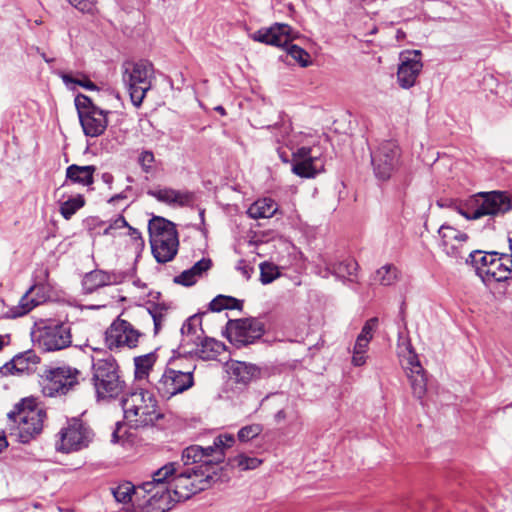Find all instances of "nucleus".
Listing matches in <instances>:
<instances>
[{
  "label": "nucleus",
  "mask_w": 512,
  "mask_h": 512,
  "mask_svg": "<svg viewBox=\"0 0 512 512\" xmlns=\"http://www.w3.org/2000/svg\"><path fill=\"white\" fill-rule=\"evenodd\" d=\"M438 234L443 251L452 258H462L460 248L468 240V235L448 224L441 225Z\"/></svg>",
  "instance_id": "obj_19"
},
{
  "label": "nucleus",
  "mask_w": 512,
  "mask_h": 512,
  "mask_svg": "<svg viewBox=\"0 0 512 512\" xmlns=\"http://www.w3.org/2000/svg\"><path fill=\"white\" fill-rule=\"evenodd\" d=\"M262 461L256 457H249L244 454H239L232 459H229V464L232 467H238L241 470H252L257 468Z\"/></svg>",
  "instance_id": "obj_38"
},
{
  "label": "nucleus",
  "mask_w": 512,
  "mask_h": 512,
  "mask_svg": "<svg viewBox=\"0 0 512 512\" xmlns=\"http://www.w3.org/2000/svg\"><path fill=\"white\" fill-rule=\"evenodd\" d=\"M120 279L115 273H108L102 270H94L87 273L83 279V287L88 293L106 285L119 283Z\"/></svg>",
  "instance_id": "obj_27"
},
{
  "label": "nucleus",
  "mask_w": 512,
  "mask_h": 512,
  "mask_svg": "<svg viewBox=\"0 0 512 512\" xmlns=\"http://www.w3.org/2000/svg\"><path fill=\"white\" fill-rule=\"evenodd\" d=\"M74 85L81 86L87 90L97 89L96 85L86 76L78 75L76 77L66 73V86L70 89H74Z\"/></svg>",
  "instance_id": "obj_42"
},
{
  "label": "nucleus",
  "mask_w": 512,
  "mask_h": 512,
  "mask_svg": "<svg viewBox=\"0 0 512 512\" xmlns=\"http://www.w3.org/2000/svg\"><path fill=\"white\" fill-rule=\"evenodd\" d=\"M124 227H129L126 219L119 215L115 220H113L103 231L104 235H113V231L117 229H122Z\"/></svg>",
  "instance_id": "obj_48"
},
{
  "label": "nucleus",
  "mask_w": 512,
  "mask_h": 512,
  "mask_svg": "<svg viewBox=\"0 0 512 512\" xmlns=\"http://www.w3.org/2000/svg\"><path fill=\"white\" fill-rule=\"evenodd\" d=\"M34 290V286L30 287L29 290L21 297L17 306L10 309L8 317L16 318L29 313L34 307L39 305V301L31 298L30 293Z\"/></svg>",
  "instance_id": "obj_33"
},
{
  "label": "nucleus",
  "mask_w": 512,
  "mask_h": 512,
  "mask_svg": "<svg viewBox=\"0 0 512 512\" xmlns=\"http://www.w3.org/2000/svg\"><path fill=\"white\" fill-rule=\"evenodd\" d=\"M57 207H58V211L59 213L64 216V211H65V208H64V202L61 201V199L58 200L57 202Z\"/></svg>",
  "instance_id": "obj_60"
},
{
  "label": "nucleus",
  "mask_w": 512,
  "mask_h": 512,
  "mask_svg": "<svg viewBox=\"0 0 512 512\" xmlns=\"http://www.w3.org/2000/svg\"><path fill=\"white\" fill-rule=\"evenodd\" d=\"M157 359L158 355L156 351L134 357L133 362L135 379L138 381L148 379L149 374L153 370Z\"/></svg>",
  "instance_id": "obj_30"
},
{
  "label": "nucleus",
  "mask_w": 512,
  "mask_h": 512,
  "mask_svg": "<svg viewBox=\"0 0 512 512\" xmlns=\"http://www.w3.org/2000/svg\"><path fill=\"white\" fill-rule=\"evenodd\" d=\"M95 170L96 168L93 165H70L66 168V185L68 184V181L82 184L84 186L91 185L93 183V174Z\"/></svg>",
  "instance_id": "obj_29"
},
{
  "label": "nucleus",
  "mask_w": 512,
  "mask_h": 512,
  "mask_svg": "<svg viewBox=\"0 0 512 512\" xmlns=\"http://www.w3.org/2000/svg\"><path fill=\"white\" fill-rule=\"evenodd\" d=\"M39 343L45 351L64 349V328L62 323H53L44 327Z\"/></svg>",
  "instance_id": "obj_22"
},
{
  "label": "nucleus",
  "mask_w": 512,
  "mask_h": 512,
  "mask_svg": "<svg viewBox=\"0 0 512 512\" xmlns=\"http://www.w3.org/2000/svg\"><path fill=\"white\" fill-rule=\"evenodd\" d=\"M332 273L339 278L353 276L358 269V263L352 258H347L331 265Z\"/></svg>",
  "instance_id": "obj_36"
},
{
  "label": "nucleus",
  "mask_w": 512,
  "mask_h": 512,
  "mask_svg": "<svg viewBox=\"0 0 512 512\" xmlns=\"http://www.w3.org/2000/svg\"><path fill=\"white\" fill-rule=\"evenodd\" d=\"M377 326H378V318L377 317H372V318L368 319L365 322L364 326L362 327V330H361L360 334L358 335V337H360L364 340L371 341Z\"/></svg>",
  "instance_id": "obj_47"
},
{
  "label": "nucleus",
  "mask_w": 512,
  "mask_h": 512,
  "mask_svg": "<svg viewBox=\"0 0 512 512\" xmlns=\"http://www.w3.org/2000/svg\"><path fill=\"white\" fill-rule=\"evenodd\" d=\"M409 364L411 367L408 378L410 380L412 393L414 397L422 401L427 391V377L418 360L412 358Z\"/></svg>",
  "instance_id": "obj_25"
},
{
  "label": "nucleus",
  "mask_w": 512,
  "mask_h": 512,
  "mask_svg": "<svg viewBox=\"0 0 512 512\" xmlns=\"http://www.w3.org/2000/svg\"><path fill=\"white\" fill-rule=\"evenodd\" d=\"M143 336L129 321L118 316L106 329L104 342L110 351L120 352L123 349L136 348Z\"/></svg>",
  "instance_id": "obj_11"
},
{
  "label": "nucleus",
  "mask_w": 512,
  "mask_h": 512,
  "mask_svg": "<svg viewBox=\"0 0 512 512\" xmlns=\"http://www.w3.org/2000/svg\"><path fill=\"white\" fill-rule=\"evenodd\" d=\"M147 194L156 198L159 202L168 205L186 206L193 201L192 193L182 192L172 188L148 190Z\"/></svg>",
  "instance_id": "obj_23"
},
{
  "label": "nucleus",
  "mask_w": 512,
  "mask_h": 512,
  "mask_svg": "<svg viewBox=\"0 0 512 512\" xmlns=\"http://www.w3.org/2000/svg\"><path fill=\"white\" fill-rule=\"evenodd\" d=\"M215 111H217L219 114H221L222 116L226 115V111L224 109L223 106H217L215 107Z\"/></svg>",
  "instance_id": "obj_61"
},
{
  "label": "nucleus",
  "mask_w": 512,
  "mask_h": 512,
  "mask_svg": "<svg viewBox=\"0 0 512 512\" xmlns=\"http://www.w3.org/2000/svg\"><path fill=\"white\" fill-rule=\"evenodd\" d=\"M262 430L263 428L260 424L247 425L238 431L237 437L241 442H248L257 437Z\"/></svg>",
  "instance_id": "obj_44"
},
{
  "label": "nucleus",
  "mask_w": 512,
  "mask_h": 512,
  "mask_svg": "<svg viewBox=\"0 0 512 512\" xmlns=\"http://www.w3.org/2000/svg\"><path fill=\"white\" fill-rule=\"evenodd\" d=\"M234 442L233 435L222 434L214 439L213 445L205 448L191 445L182 452L185 470L178 472V464L170 462L153 472L152 480L142 483V488L152 495L141 512H167L177 503L210 488L219 480L224 450Z\"/></svg>",
  "instance_id": "obj_1"
},
{
  "label": "nucleus",
  "mask_w": 512,
  "mask_h": 512,
  "mask_svg": "<svg viewBox=\"0 0 512 512\" xmlns=\"http://www.w3.org/2000/svg\"><path fill=\"white\" fill-rule=\"evenodd\" d=\"M401 150L395 141H383L371 152V164L375 177L386 181L397 170L400 164Z\"/></svg>",
  "instance_id": "obj_12"
},
{
  "label": "nucleus",
  "mask_w": 512,
  "mask_h": 512,
  "mask_svg": "<svg viewBox=\"0 0 512 512\" xmlns=\"http://www.w3.org/2000/svg\"><path fill=\"white\" fill-rule=\"evenodd\" d=\"M280 276L278 267L272 263L264 262L260 264V281L266 285L273 282Z\"/></svg>",
  "instance_id": "obj_41"
},
{
  "label": "nucleus",
  "mask_w": 512,
  "mask_h": 512,
  "mask_svg": "<svg viewBox=\"0 0 512 512\" xmlns=\"http://www.w3.org/2000/svg\"><path fill=\"white\" fill-rule=\"evenodd\" d=\"M423 68L421 52L407 51L401 54V64L397 71V81L400 87L409 89L416 83V79Z\"/></svg>",
  "instance_id": "obj_16"
},
{
  "label": "nucleus",
  "mask_w": 512,
  "mask_h": 512,
  "mask_svg": "<svg viewBox=\"0 0 512 512\" xmlns=\"http://www.w3.org/2000/svg\"><path fill=\"white\" fill-rule=\"evenodd\" d=\"M212 267V261L209 258H202L196 262L190 269L184 270L174 278V282L186 287L192 286Z\"/></svg>",
  "instance_id": "obj_28"
},
{
  "label": "nucleus",
  "mask_w": 512,
  "mask_h": 512,
  "mask_svg": "<svg viewBox=\"0 0 512 512\" xmlns=\"http://www.w3.org/2000/svg\"><path fill=\"white\" fill-rule=\"evenodd\" d=\"M57 436L59 440L56 443V450L59 452H64V428H61L58 431Z\"/></svg>",
  "instance_id": "obj_54"
},
{
  "label": "nucleus",
  "mask_w": 512,
  "mask_h": 512,
  "mask_svg": "<svg viewBox=\"0 0 512 512\" xmlns=\"http://www.w3.org/2000/svg\"><path fill=\"white\" fill-rule=\"evenodd\" d=\"M86 381L84 373L77 368L66 367V392Z\"/></svg>",
  "instance_id": "obj_40"
},
{
  "label": "nucleus",
  "mask_w": 512,
  "mask_h": 512,
  "mask_svg": "<svg viewBox=\"0 0 512 512\" xmlns=\"http://www.w3.org/2000/svg\"><path fill=\"white\" fill-rule=\"evenodd\" d=\"M121 406L125 418L135 428L153 425L162 417L155 396L147 390L141 389L122 398Z\"/></svg>",
  "instance_id": "obj_6"
},
{
  "label": "nucleus",
  "mask_w": 512,
  "mask_h": 512,
  "mask_svg": "<svg viewBox=\"0 0 512 512\" xmlns=\"http://www.w3.org/2000/svg\"><path fill=\"white\" fill-rule=\"evenodd\" d=\"M137 162L144 173H151L155 162L154 153L150 150H142L138 155Z\"/></svg>",
  "instance_id": "obj_45"
},
{
  "label": "nucleus",
  "mask_w": 512,
  "mask_h": 512,
  "mask_svg": "<svg viewBox=\"0 0 512 512\" xmlns=\"http://www.w3.org/2000/svg\"><path fill=\"white\" fill-rule=\"evenodd\" d=\"M242 301L232 296L218 295L210 303L211 311L220 312L224 309H242Z\"/></svg>",
  "instance_id": "obj_35"
},
{
  "label": "nucleus",
  "mask_w": 512,
  "mask_h": 512,
  "mask_svg": "<svg viewBox=\"0 0 512 512\" xmlns=\"http://www.w3.org/2000/svg\"><path fill=\"white\" fill-rule=\"evenodd\" d=\"M398 274V269L394 265L386 264L375 272L373 281L383 286H390L398 280Z\"/></svg>",
  "instance_id": "obj_34"
},
{
  "label": "nucleus",
  "mask_w": 512,
  "mask_h": 512,
  "mask_svg": "<svg viewBox=\"0 0 512 512\" xmlns=\"http://www.w3.org/2000/svg\"><path fill=\"white\" fill-rule=\"evenodd\" d=\"M170 365L174 367H167L162 376L153 383L158 395L164 400H169L194 385L193 374L196 368L195 365H191L189 369L182 370L177 364L176 359H172Z\"/></svg>",
  "instance_id": "obj_9"
},
{
  "label": "nucleus",
  "mask_w": 512,
  "mask_h": 512,
  "mask_svg": "<svg viewBox=\"0 0 512 512\" xmlns=\"http://www.w3.org/2000/svg\"><path fill=\"white\" fill-rule=\"evenodd\" d=\"M278 210V204L271 198H262L255 201L247 210L252 219L270 218Z\"/></svg>",
  "instance_id": "obj_31"
},
{
  "label": "nucleus",
  "mask_w": 512,
  "mask_h": 512,
  "mask_svg": "<svg viewBox=\"0 0 512 512\" xmlns=\"http://www.w3.org/2000/svg\"><path fill=\"white\" fill-rule=\"evenodd\" d=\"M278 154L281 160L285 163L289 162V158L286 152L282 151L281 148H278Z\"/></svg>",
  "instance_id": "obj_59"
},
{
  "label": "nucleus",
  "mask_w": 512,
  "mask_h": 512,
  "mask_svg": "<svg viewBox=\"0 0 512 512\" xmlns=\"http://www.w3.org/2000/svg\"><path fill=\"white\" fill-rule=\"evenodd\" d=\"M366 362L365 353L363 352H354L352 356V363L354 366H362Z\"/></svg>",
  "instance_id": "obj_50"
},
{
  "label": "nucleus",
  "mask_w": 512,
  "mask_h": 512,
  "mask_svg": "<svg viewBox=\"0 0 512 512\" xmlns=\"http://www.w3.org/2000/svg\"><path fill=\"white\" fill-rule=\"evenodd\" d=\"M90 425L80 417H72L66 425V453L87 448L94 439Z\"/></svg>",
  "instance_id": "obj_15"
},
{
  "label": "nucleus",
  "mask_w": 512,
  "mask_h": 512,
  "mask_svg": "<svg viewBox=\"0 0 512 512\" xmlns=\"http://www.w3.org/2000/svg\"><path fill=\"white\" fill-rule=\"evenodd\" d=\"M238 270L246 280L251 277L252 268L248 267L247 265L238 266Z\"/></svg>",
  "instance_id": "obj_56"
},
{
  "label": "nucleus",
  "mask_w": 512,
  "mask_h": 512,
  "mask_svg": "<svg viewBox=\"0 0 512 512\" xmlns=\"http://www.w3.org/2000/svg\"><path fill=\"white\" fill-rule=\"evenodd\" d=\"M226 331L229 341L237 348H241L259 340L265 332V327L257 318H244L229 320Z\"/></svg>",
  "instance_id": "obj_13"
},
{
  "label": "nucleus",
  "mask_w": 512,
  "mask_h": 512,
  "mask_svg": "<svg viewBox=\"0 0 512 512\" xmlns=\"http://www.w3.org/2000/svg\"><path fill=\"white\" fill-rule=\"evenodd\" d=\"M128 228H129V230H130V236H131V238H132L134 241H136V242H137V245H138V246H143V245H144V241H143V239H142L141 233H140L137 229H135V228H133V227H131V226H129Z\"/></svg>",
  "instance_id": "obj_52"
},
{
  "label": "nucleus",
  "mask_w": 512,
  "mask_h": 512,
  "mask_svg": "<svg viewBox=\"0 0 512 512\" xmlns=\"http://www.w3.org/2000/svg\"><path fill=\"white\" fill-rule=\"evenodd\" d=\"M509 248H510V251H511L510 256L512 257V236L509 237Z\"/></svg>",
  "instance_id": "obj_63"
},
{
  "label": "nucleus",
  "mask_w": 512,
  "mask_h": 512,
  "mask_svg": "<svg viewBox=\"0 0 512 512\" xmlns=\"http://www.w3.org/2000/svg\"><path fill=\"white\" fill-rule=\"evenodd\" d=\"M122 427H123V424L121 422H117L115 424V428L113 430L112 438H111L112 443L116 444L119 442V440H120L119 431L122 429Z\"/></svg>",
  "instance_id": "obj_55"
},
{
  "label": "nucleus",
  "mask_w": 512,
  "mask_h": 512,
  "mask_svg": "<svg viewBox=\"0 0 512 512\" xmlns=\"http://www.w3.org/2000/svg\"><path fill=\"white\" fill-rule=\"evenodd\" d=\"M272 129L277 143H283L287 147L291 145L290 133L292 131V126L289 121H283L281 124H276Z\"/></svg>",
  "instance_id": "obj_39"
},
{
  "label": "nucleus",
  "mask_w": 512,
  "mask_h": 512,
  "mask_svg": "<svg viewBox=\"0 0 512 512\" xmlns=\"http://www.w3.org/2000/svg\"><path fill=\"white\" fill-rule=\"evenodd\" d=\"M289 416L290 415L286 409H281L274 415V421L276 424H281L282 422L287 420Z\"/></svg>",
  "instance_id": "obj_53"
},
{
  "label": "nucleus",
  "mask_w": 512,
  "mask_h": 512,
  "mask_svg": "<svg viewBox=\"0 0 512 512\" xmlns=\"http://www.w3.org/2000/svg\"><path fill=\"white\" fill-rule=\"evenodd\" d=\"M122 79L126 85L131 102L139 107L146 93L152 87L154 78L153 64L147 60L126 61L122 65Z\"/></svg>",
  "instance_id": "obj_7"
},
{
  "label": "nucleus",
  "mask_w": 512,
  "mask_h": 512,
  "mask_svg": "<svg viewBox=\"0 0 512 512\" xmlns=\"http://www.w3.org/2000/svg\"><path fill=\"white\" fill-rule=\"evenodd\" d=\"M324 170V161L311 147L292 151V172L301 178H314Z\"/></svg>",
  "instance_id": "obj_14"
},
{
  "label": "nucleus",
  "mask_w": 512,
  "mask_h": 512,
  "mask_svg": "<svg viewBox=\"0 0 512 512\" xmlns=\"http://www.w3.org/2000/svg\"><path fill=\"white\" fill-rule=\"evenodd\" d=\"M292 29L287 24L275 23L269 28H262L254 32L252 39L264 44L283 47L288 55L295 59L302 67L310 65V55L303 48L291 43Z\"/></svg>",
  "instance_id": "obj_8"
},
{
  "label": "nucleus",
  "mask_w": 512,
  "mask_h": 512,
  "mask_svg": "<svg viewBox=\"0 0 512 512\" xmlns=\"http://www.w3.org/2000/svg\"><path fill=\"white\" fill-rule=\"evenodd\" d=\"M75 107L83 132L88 137L102 135L108 125V110H103L93 104L92 100L83 94L75 96Z\"/></svg>",
  "instance_id": "obj_10"
},
{
  "label": "nucleus",
  "mask_w": 512,
  "mask_h": 512,
  "mask_svg": "<svg viewBox=\"0 0 512 512\" xmlns=\"http://www.w3.org/2000/svg\"><path fill=\"white\" fill-rule=\"evenodd\" d=\"M488 268H480V278L486 284L493 281L503 282L508 280L512 274V257L508 254L494 255L488 263Z\"/></svg>",
  "instance_id": "obj_17"
},
{
  "label": "nucleus",
  "mask_w": 512,
  "mask_h": 512,
  "mask_svg": "<svg viewBox=\"0 0 512 512\" xmlns=\"http://www.w3.org/2000/svg\"><path fill=\"white\" fill-rule=\"evenodd\" d=\"M370 341L357 337L353 351L366 353Z\"/></svg>",
  "instance_id": "obj_49"
},
{
  "label": "nucleus",
  "mask_w": 512,
  "mask_h": 512,
  "mask_svg": "<svg viewBox=\"0 0 512 512\" xmlns=\"http://www.w3.org/2000/svg\"><path fill=\"white\" fill-rule=\"evenodd\" d=\"M138 490H142L144 493H146V491L142 488V484L135 486L131 482L127 481L111 488V493L117 502L126 504L131 501L133 494L138 493ZM147 494L149 493L147 492Z\"/></svg>",
  "instance_id": "obj_32"
},
{
  "label": "nucleus",
  "mask_w": 512,
  "mask_h": 512,
  "mask_svg": "<svg viewBox=\"0 0 512 512\" xmlns=\"http://www.w3.org/2000/svg\"><path fill=\"white\" fill-rule=\"evenodd\" d=\"M2 347H3V338H2V336H0V350L2 349Z\"/></svg>",
  "instance_id": "obj_64"
},
{
  "label": "nucleus",
  "mask_w": 512,
  "mask_h": 512,
  "mask_svg": "<svg viewBox=\"0 0 512 512\" xmlns=\"http://www.w3.org/2000/svg\"><path fill=\"white\" fill-rule=\"evenodd\" d=\"M91 381L98 402L116 399L126 388L120 367L112 356L93 361Z\"/></svg>",
  "instance_id": "obj_4"
},
{
  "label": "nucleus",
  "mask_w": 512,
  "mask_h": 512,
  "mask_svg": "<svg viewBox=\"0 0 512 512\" xmlns=\"http://www.w3.org/2000/svg\"><path fill=\"white\" fill-rule=\"evenodd\" d=\"M102 180L106 184L111 185L112 182H113V175L111 173L105 172V173L102 174Z\"/></svg>",
  "instance_id": "obj_57"
},
{
  "label": "nucleus",
  "mask_w": 512,
  "mask_h": 512,
  "mask_svg": "<svg viewBox=\"0 0 512 512\" xmlns=\"http://www.w3.org/2000/svg\"><path fill=\"white\" fill-rule=\"evenodd\" d=\"M152 254L158 263L172 261L179 247L178 232L173 222L154 216L148 223Z\"/></svg>",
  "instance_id": "obj_5"
},
{
  "label": "nucleus",
  "mask_w": 512,
  "mask_h": 512,
  "mask_svg": "<svg viewBox=\"0 0 512 512\" xmlns=\"http://www.w3.org/2000/svg\"><path fill=\"white\" fill-rule=\"evenodd\" d=\"M65 337H66V347H68L70 342H71V340L69 339L70 338V331L69 330H66Z\"/></svg>",
  "instance_id": "obj_62"
},
{
  "label": "nucleus",
  "mask_w": 512,
  "mask_h": 512,
  "mask_svg": "<svg viewBox=\"0 0 512 512\" xmlns=\"http://www.w3.org/2000/svg\"><path fill=\"white\" fill-rule=\"evenodd\" d=\"M85 205L84 196L78 194L75 197H70L66 200V220H68L77 210Z\"/></svg>",
  "instance_id": "obj_46"
},
{
  "label": "nucleus",
  "mask_w": 512,
  "mask_h": 512,
  "mask_svg": "<svg viewBox=\"0 0 512 512\" xmlns=\"http://www.w3.org/2000/svg\"><path fill=\"white\" fill-rule=\"evenodd\" d=\"M132 188L130 186H128L124 191H122L121 193L119 194H116L114 196H112L109 200H108V203L110 204H116L119 200H124V199H127V192L128 191H131Z\"/></svg>",
  "instance_id": "obj_51"
},
{
  "label": "nucleus",
  "mask_w": 512,
  "mask_h": 512,
  "mask_svg": "<svg viewBox=\"0 0 512 512\" xmlns=\"http://www.w3.org/2000/svg\"><path fill=\"white\" fill-rule=\"evenodd\" d=\"M147 314L152 318L154 323V334H158L162 327V323L166 316V309L159 305H153L147 309Z\"/></svg>",
  "instance_id": "obj_43"
},
{
  "label": "nucleus",
  "mask_w": 512,
  "mask_h": 512,
  "mask_svg": "<svg viewBox=\"0 0 512 512\" xmlns=\"http://www.w3.org/2000/svg\"><path fill=\"white\" fill-rule=\"evenodd\" d=\"M45 416V411L37 408L34 397L21 399L7 414L11 435L23 444L29 443L42 432Z\"/></svg>",
  "instance_id": "obj_3"
},
{
  "label": "nucleus",
  "mask_w": 512,
  "mask_h": 512,
  "mask_svg": "<svg viewBox=\"0 0 512 512\" xmlns=\"http://www.w3.org/2000/svg\"><path fill=\"white\" fill-rule=\"evenodd\" d=\"M224 344L214 338L202 337L194 349L185 350V354L196 355L203 360H211L220 355Z\"/></svg>",
  "instance_id": "obj_26"
},
{
  "label": "nucleus",
  "mask_w": 512,
  "mask_h": 512,
  "mask_svg": "<svg viewBox=\"0 0 512 512\" xmlns=\"http://www.w3.org/2000/svg\"><path fill=\"white\" fill-rule=\"evenodd\" d=\"M440 207H451L467 220H477L484 216L496 217L512 209V200L505 191L479 192L465 202L449 203L437 201Z\"/></svg>",
  "instance_id": "obj_2"
},
{
  "label": "nucleus",
  "mask_w": 512,
  "mask_h": 512,
  "mask_svg": "<svg viewBox=\"0 0 512 512\" xmlns=\"http://www.w3.org/2000/svg\"><path fill=\"white\" fill-rule=\"evenodd\" d=\"M231 375L237 383L244 385L262 377V369L254 364L236 361L230 366Z\"/></svg>",
  "instance_id": "obj_24"
},
{
  "label": "nucleus",
  "mask_w": 512,
  "mask_h": 512,
  "mask_svg": "<svg viewBox=\"0 0 512 512\" xmlns=\"http://www.w3.org/2000/svg\"><path fill=\"white\" fill-rule=\"evenodd\" d=\"M41 392L45 397H57L64 392V368L47 366L39 378Z\"/></svg>",
  "instance_id": "obj_18"
},
{
  "label": "nucleus",
  "mask_w": 512,
  "mask_h": 512,
  "mask_svg": "<svg viewBox=\"0 0 512 512\" xmlns=\"http://www.w3.org/2000/svg\"><path fill=\"white\" fill-rule=\"evenodd\" d=\"M494 255H499L498 252L483 253L482 251H473L469 254L471 263L475 266L476 273L480 277V268L483 270L488 268V263L493 259Z\"/></svg>",
  "instance_id": "obj_37"
},
{
  "label": "nucleus",
  "mask_w": 512,
  "mask_h": 512,
  "mask_svg": "<svg viewBox=\"0 0 512 512\" xmlns=\"http://www.w3.org/2000/svg\"><path fill=\"white\" fill-rule=\"evenodd\" d=\"M40 362L39 356L33 350H27L15 355L10 361L0 367V374L3 376L23 373L28 371L31 365Z\"/></svg>",
  "instance_id": "obj_21"
},
{
  "label": "nucleus",
  "mask_w": 512,
  "mask_h": 512,
  "mask_svg": "<svg viewBox=\"0 0 512 512\" xmlns=\"http://www.w3.org/2000/svg\"><path fill=\"white\" fill-rule=\"evenodd\" d=\"M202 320L197 314L190 316L181 327L180 349L185 354V350L194 349L199 344L204 331L201 328Z\"/></svg>",
  "instance_id": "obj_20"
},
{
  "label": "nucleus",
  "mask_w": 512,
  "mask_h": 512,
  "mask_svg": "<svg viewBox=\"0 0 512 512\" xmlns=\"http://www.w3.org/2000/svg\"><path fill=\"white\" fill-rule=\"evenodd\" d=\"M8 446V442L3 433H0V452Z\"/></svg>",
  "instance_id": "obj_58"
}]
</instances>
